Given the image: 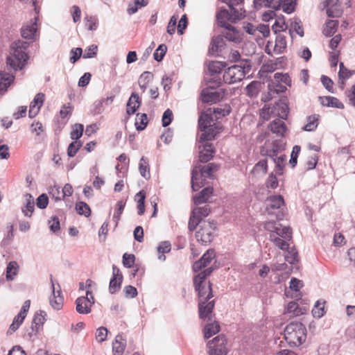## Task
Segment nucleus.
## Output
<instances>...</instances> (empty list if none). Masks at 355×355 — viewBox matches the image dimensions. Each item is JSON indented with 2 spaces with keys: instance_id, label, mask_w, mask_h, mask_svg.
I'll return each instance as SVG.
<instances>
[{
  "instance_id": "obj_1",
  "label": "nucleus",
  "mask_w": 355,
  "mask_h": 355,
  "mask_svg": "<svg viewBox=\"0 0 355 355\" xmlns=\"http://www.w3.org/2000/svg\"><path fill=\"white\" fill-rule=\"evenodd\" d=\"M28 46V42L19 40L11 44L10 55L6 59V64L10 69L14 71L22 69L28 59L26 52Z\"/></svg>"
},
{
  "instance_id": "obj_2",
  "label": "nucleus",
  "mask_w": 355,
  "mask_h": 355,
  "mask_svg": "<svg viewBox=\"0 0 355 355\" xmlns=\"http://www.w3.org/2000/svg\"><path fill=\"white\" fill-rule=\"evenodd\" d=\"M212 111L209 109L205 112L201 113L198 119V128L202 133L198 136V143H203L214 139L218 131L213 123Z\"/></svg>"
},
{
  "instance_id": "obj_3",
  "label": "nucleus",
  "mask_w": 355,
  "mask_h": 355,
  "mask_svg": "<svg viewBox=\"0 0 355 355\" xmlns=\"http://www.w3.org/2000/svg\"><path fill=\"white\" fill-rule=\"evenodd\" d=\"M284 339L290 347L302 345L306 338V329L302 322H291L284 329Z\"/></svg>"
},
{
  "instance_id": "obj_4",
  "label": "nucleus",
  "mask_w": 355,
  "mask_h": 355,
  "mask_svg": "<svg viewBox=\"0 0 355 355\" xmlns=\"http://www.w3.org/2000/svg\"><path fill=\"white\" fill-rule=\"evenodd\" d=\"M231 12H229L226 8H221L216 13V21L218 25L220 27H225L230 25L227 21L235 23L236 21L240 20L245 17V11L237 10L236 8L230 9Z\"/></svg>"
},
{
  "instance_id": "obj_5",
  "label": "nucleus",
  "mask_w": 355,
  "mask_h": 355,
  "mask_svg": "<svg viewBox=\"0 0 355 355\" xmlns=\"http://www.w3.org/2000/svg\"><path fill=\"white\" fill-rule=\"evenodd\" d=\"M245 66L234 64L228 67L223 74V81L227 84H233L241 81L245 76Z\"/></svg>"
},
{
  "instance_id": "obj_6",
  "label": "nucleus",
  "mask_w": 355,
  "mask_h": 355,
  "mask_svg": "<svg viewBox=\"0 0 355 355\" xmlns=\"http://www.w3.org/2000/svg\"><path fill=\"white\" fill-rule=\"evenodd\" d=\"M227 339L225 335L220 334L207 343L209 355H227Z\"/></svg>"
},
{
  "instance_id": "obj_7",
  "label": "nucleus",
  "mask_w": 355,
  "mask_h": 355,
  "mask_svg": "<svg viewBox=\"0 0 355 355\" xmlns=\"http://www.w3.org/2000/svg\"><path fill=\"white\" fill-rule=\"evenodd\" d=\"M216 230L215 223L212 222L204 223L196 233V238L198 241L203 245L210 243L214 239V231Z\"/></svg>"
},
{
  "instance_id": "obj_8",
  "label": "nucleus",
  "mask_w": 355,
  "mask_h": 355,
  "mask_svg": "<svg viewBox=\"0 0 355 355\" xmlns=\"http://www.w3.org/2000/svg\"><path fill=\"white\" fill-rule=\"evenodd\" d=\"M76 310L80 314H88L91 312V307L94 304V297L92 292L86 291V296L79 297L76 300Z\"/></svg>"
},
{
  "instance_id": "obj_9",
  "label": "nucleus",
  "mask_w": 355,
  "mask_h": 355,
  "mask_svg": "<svg viewBox=\"0 0 355 355\" xmlns=\"http://www.w3.org/2000/svg\"><path fill=\"white\" fill-rule=\"evenodd\" d=\"M264 228L267 231H270V234H274L277 236H280L284 239L291 240L292 238V231L289 227H282L281 224H277L274 221L267 222Z\"/></svg>"
},
{
  "instance_id": "obj_10",
  "label": "nucleus",
  "mask_w": 355,
  "mask_h": 355,
  "mask_svg": "<svg viewBox=\"0 0 355 355\" xmlns=\"http://www.w3.org/2000/svg\"><path fill=\"white\" fill-rule=\"evenodd\" d=\"M225 94V90L223 89L214 91V89L207 87L202 89L201 99L203 103L209 104L216 103L223 99Z\"/></svg>"
},
{
  "instance_id": "obj_11",
  "label": "nucleus",
  "mask_w": 355,
  "mask_h": 355,
  "mask_svg": "<svg viewBox=\"0 0 355 355\" xmlns=\"http://www.w3.org/2000/svg\"><path fill=\"white\" fill-rule=\"evenodd\" d=\"M198 146L199 150V161L202 163L208 162L211 160L216 152L214 145L208 141L200 143Z\"/></svg>"
},
{
  "instance_id": "obj_12",
  "label": "nucleus",
  "mask_w": 355,
  "mask_h": 355,
  "mask_svg": "<svg viewBox=\"0 0 355 355\" xmlns=\"http://www.w3.org/2000/svg\"><path fill=\"white\" fill-rule=\"evenodd\" d=\"M214 308V301H205L200 300L198 303L199 317L201 319L211 321L212 319V312Z\"/></svg>"
},
{
  "instance_id": "obj_13",
  "label": "nucleus",
  "mask_w": 355,
  "mask_h": 355,
  "mask_svg": "<svg viewBox=\"0 0 355 355\" xmlns=\"http://www.w3.org/2000/svg\"><path fill=\"white\" fill-rule=\"evenodd\" d=\"M51 282L52 288V295L49 299L50 304L53 309L60 310L63 306L64 297L62 295L60 288H59L58 291H55L52 275H51ZM58 287H60L59 284Z\"/></svg>"
},
{
  "instance_id": "obj_14",
  "label": "nucleus",
  "mask_w": 355,
  "mask_h": 355,
  "mask_svg": "<svg viewBox=\"0 0 355 355\" xmlns=\"http://www.w3.org/2000/svg\"><path fill=\"white\" fill-rule=\"evenodd\" d=\"M215 252L212 249L207 250L202 257L193 265V269L195 272L201 270L202 268L206 267L214 258Z\"/></svg>"
},
{
  "instance_id": "obj_15",
  "label": "nucleus",
  "mask_w": 355,
  "mask_h": 355,
  "mask_svg": "<svg viewBox=\"0 0 355 355\" xmlns=\"http://www.w3.org/2000/svg\"><path fill=\"white\" fill-rule=\"evenodd\" d=\"M225 46V40L223 35H218L212 38L209 53L211 55H218Z\"/></svg>"
},
{
  "instance_id": "obj_16",
  "label": "nucleus",
  "mask_w": 355,
  "mask_h": 355,
  "mask_svg": "<svg viewBox=\"0 0 355 355\" xmlns=\"http://www.w3.org/2000/svg\"><path fill=\"white\" fill-rule=\"evenodd\" d=\"M282 119H276L271 121L268 125L270 131L277 137H283L287 130L286 125Z\"/></svg>"
},
{
  "instance_id": "obj_17",
  "label": "nucleus",
  "mask_w": 355,
  "mask_h": 355,
  "mask_svg": "<svg viewBox=\"0 0 355 355\" xmlns=\"http://www.w3.org/2000/svg\"><path fill=\"white\" fill-rule=\"evenodd\" d=\"M195 289L198 293L200 300H205V301H208L213 297L211 284L210 282H203L201 284L199 289L196 286Z\"/></svg>"
},
{
  "instance_id": "obj_18",
  "label": "nucleus",
  "mask_w": 355,
  "mask_h": 355,
  "mask_svg": "<svg viewBox=\"0 0 355 355\" xmlns=\"http://www.w3.org/2000/svg\"><path fill=\"white\" fill-rule=\"evenodd\" d=\"M196 167L198 174L200 173L201 176L211 178L213 174L219 169L220 166L218 164L212 162L205 166L200 165Z\"/></svg>"
},
{
  "instance_id": "obj_19",
  "label": "nucleus",
  "mask_w": 355,
  "mask_h": 355,
  "mask_svg": "<svg viewBox=\"0 0 355 355\" xmlns=\"http://www.w3.org/2000/svg\"><path fill=\"white\" fill-rule=\"evenodd\" d=\"M141 105V99L139 94L132 92L127 103L126 112L128 115L133 114Z\"/></svg>"
},
{
  "instance_id": "obj_20",
  "label": "nucleus",
  "mask_w": 355,
  "mask_h": 355,
  "mask_svg": "<svg viewBox=\"0 0 355 355\" xmlns=\"http://www.w3.org/2000/svg\"><path fill=\"white\" fill-rule=\"evenodd\" d=\"M126 346V340L121 334H118L112 343L113 355H122Z\"/></svg>"
},
{
  "instance_id": "obj_21",
  "label": "nucleus",
  "mask_w": 355,
  "mask_h": 355,
  "mask_svg": "<svg viewBox=\"0 0 355 355\" xmlns=\"http://www.w3.org/2000/svg\"><path fill=\"white\" fill-rule=\"evenodd\" d=\"M272 149L266 150V155L271 159L277 158V155L285 149V144L280 139H277L272 142Z\"/></svg>"
},
{
  "instance_id": "obj_22",
  "label": "nucleus",
  "mask_w": 355,
  "mask_h": 355,
  "mask_svg": "<svg viewBox=\"0 0 355 355\" xmlns=\"http://www.w3.org/2000/svg\"><path fill=\"white\" fill-rule=\"evenodd\" d=\"M19 266L16 261H11L7 263L6 269V279L8 282H12L18 275Z\"/></svg>"
},
{
  "instance_id": "obj_23",
  "label": "nucleus",
  "mask_w": 355,
  "mask_h": 355,
  "mask_svg": "<svg viewBox=\"0 0 355 355\" xmlns=\"http://www.w3.org/2000/svg\"><path fill=\"white\" fill-rule=\"evenodd\" d=\"M37 31L36 21L24 26L21 29V34L23 38L34 40Z\"/></svg>"
},
{
  "instance_id": "obj_24",
  "label": "nucleus",
  "mask_w": 355,
  "mask_h": 355,
  "mask_svg": "<svg viewBox=\"0 0 355 355\" xmlns=\"http://www.w3.org/2000/svg\"><path fill=\"white\" fill-rule=\"evenodd\" d=\"M213 188L207 187L204 188L200 193L193 197V202L196 205H199L207 202L208 198L212 194Z\"/></svg>"
},
{
  "instance_id": "obj_25",
  "label": "nucleus",
  "mask_w": 355,
  "mask_h": 355,
  "mask_svg": "<svg viewBox=\"0 0 355 355\" xmlns=\"http://www.w3.org/2000/svg\"><path fill=\"white\" fill-rule=\"evenodd\" d=\"M226 31L223 32L225 40H227L234 43H238L241 40V37L238 31H236L235 28L232 25H228L224 27Z\"/></svg>"
},
{
  "instance_id": "obj_26",
  "label": "nucleus",
  "mask_w": 355,
  "mask_h": 355,
  "mask_svg": "<svg viewBox=\"0 0 355 355\" xmlns=\"http://www.w3.org/2000/svg\"><path fill=\"white\" fill-rule=\"evenodd\" d=\"M15 77L7 72L0 71V93H4L10 84L13 82Z\"/></svg>"
},
{
  "instance_id": "obj_27",
  "label": "nucleus",
  "mask_w": 355,
  "mask_h": 355,
  "mask_svg": "<svg viewBox=\"0 0 355 355\" xmlns=\"http://www.w3.org/2000/svg\"><path fill=\"white\" fill-rule=\"evenodd\" d=\"M286 46L287 44L286 37L281 33L277 34L274 52L276 54H282L284 52Z\"/></svg>"
},
{
  "instance_id": "obj_28",
  "label": "nucleus",
  "mask_w": 355,
  "mask_h": 355,
  "mask_svg": "<svg viewBox=\"0 0 355 355\" xmlns=\"http://www.w3.org/2000/svg\"><path fill=\"white\" fill-rule=\"evenodd\" d=\"M46 313L44 311H40L37 312L33 317L32 322V329L38 332L41 327L43 325L45 321Z\"/></svg>"
},
{
  "instance_id": "obj_29",
  "label": "nucleus",
  "mask_w": 355,
  "mask_h": 355,
  "mask_svg": "<svg viewBox=\"0 0 355 355\" xmlns=\"http://www.w3.org/2000/svg\"><path fill=\"white\" fill-rule=\"evenodd\" d=\"M267 207H270L272 209H279L284 204V200L282 196H270L267 200Z\"/></svg>"
},
{
  "instance_id": "obj_30",
  "label": "nucleus",
  "mask_w": 355,
  "mask_h": 355,
  "mask_svg": "<svg viewBox=\"0 0 355 355\" xmlns=\"http://www.w3.org/2000/svg\"><path fill=\"white\" fill-rule=\"evenodd\" d=\"M269 240L272 242L276 247L282 250H286L289 249L288 239H284L280 236H277L274 234H270L269 236Z\"/></svg>"
},
{
  "instance_id": "obj_31",
  "label": "nucleus",
  "mask_w": 355,
  "mask_h": 355,
  "mask_svg": "<svg viewBox=\"0 0 355 355\" xmlns=\"http://www.w3.org/2000/svg\"><path fill=\"white\" fill-rule=\"evenodd\" d=\"M268 94L272 97L275 94H279L286 90V87L277 81H271L268 85Z\"/></svg>"
},
{
  "instance_id": "obj_32",
  "label": "nucleus",
  "mask_w": 355,
  "mask_h": 355,
  "mask_svg": "<svg viewBox=\"0 0 355 355\" xmlns=\"http://www.w3.org/2000/svg\"><path fill=\"white\" fill-rule=\"evenodd\" d=\"M139 171L140 173V175L145 178L146 180H148L150 178V166H149V162L147 157L142 156L139 164Z\"/></svg>"
},
{
  "instance_id": "obj_33",
  "label": "nucleus",
  "mask_w": 355,
  "mask_h": 355,
  "mask_svg": "<svg viewBox=\"0 0 355 355\" xmlns=\"http://www.w3.org/2000/svg\"><path fill=\"white\" fill-rule=\"evenodd\" d=\"M213 270L214 268L212 267H209L205 269L203 271H201L198 275L195 276L193 278L194 286L199 288L202 283L207 282V277L211 275Z\"/></svg>"
},
{
  "instance_id": "obj_34",
  "label": "nucleus",
  "mask_w": 355,
  "mask_h": 355,
  "mask_svg": "<svg viewBox=\"0 0 355 355\" xmlns=\"http://www.w3.org/2000/svg\"><path fill=\"white\" fill-rule=\"evenodd\" d=\"M26 205L22 207L21 211L25 216L31 217L35 209L34 199L31 194L26 193Z\"/></svg>"
},
{
  "instance_id": "obj_35",
  "label": "nucleus",
  "mask_w": 355,
  "mask_h": 355,
  "mask_svg": "<svg viewBox=\"0 0 355 355\" xmlns=\"http://www.w3.org/2000/svg\"><path fill=\"white\" fill-rule=\"evenodd\" d=\"M322 99L321 103L324 106L336 107L343 109L344 105L337 98L333 96H326L324 98H320Z\"/></svg>"
},
{
  "instance_id": "obj_36",
  "label": "nucleus",
  "mask_w": 355,
  "mask_h": 355,
  "mask_svg": "<svg viewBox=\"0 0 355 355\" xmlns=\"http://www.w3.org/2000/svg\"><path fill=\"white\" fill-rule=\"evenodd\" d=\"M220 331V326L218 322H211L207 324L204 328V337L206 339L209 338Z\"/></svg>"
},
{
  "instance_id": "obj_37",
  "label": "nucleus",
  "mask_w": 355,
  "mask_h": 355,
  "mask_svg": "<svg viewBox=\"0 0 355 355\" xmlns=\"http://www.w3.org/2000/svg\"><path fill=\"white\" fill-rule=\"evenodd\" d=\"M226 67V63L219 61H211L209 63L208 71L211 76L220 73Z\"/></svg>"
},
{
  "instance_id": "obj_38",
  "label": "nucleus",
  "mask_w": 355,
  "mask_h": 355,
  "mask_svg": "<svg viewBox=\"0 0 355 355\" xmlns=\"http://www.w3.org/2000/svg\"><path fill=\"white\" fill-rule=\"evenodd\" d=\"M338 78L343 85L346 80L349 79L354 73V71H351L347 69L343 62H340L339 64Z\"/></svg>"
},
{
  "instance_id": "obj_39",
  "label": "nucleus",
  "mask_w": 355,
  "mask_h": 355,
  "mask_svg": "<svg viewBox=\"0 0 355 355\" xmlns=\"http://www.w3.org/2000/svg\"><path fill=\"white\" fill-rule=\"evenodd\" d=\"M306 311L305 307H300L298 304L295 301L290 302L286 307V312L292 313L295 316L304 314Z\"/></svg>"
},
{
  "instance_id": "obj_40",
  "label": "nucleus",
  "mask_w": 355,
  "mask_h": 355,
  "mask_svg": "<svg viewBox=\"0 0 355 355\" xmlns=\"http://www.w3.org/2000/svg\"><path fill=\"white\" fill-rule=\"evenodd\" d=\"M171 250V245L169 241H162L159 243V244L157 246V252L159 254L158 259L162 261H165L166 256L164 255L165 253H168Z\"/></svg>"
},
{
  "instance_id": "obj_41",
  "label": "nucleus",
  "mask_w": 355,
  "mask_h": 355,
  "mask_svg": "<svg viewBox=\"0 0 355 355\" xmlns=\"http://www.w3.org/2000/svg\"><path fill=\"white\" fill-rule=\"evenodd\" d=\"M319 115L313 114L307 117V123L303 127L305 131H313L318 125Z\"/></svg>"
},
{
  "instance_id": "obj_42",
  "label": "nucleus",
  "mask_w": 355,
  "mask_h": 355,
  "mask_svg": "<svg viewBox=\"0 0 355 355\" xmlns=\"http://www.w3.org/2000/svg\"><path fill=\"white\" fill-rule=\"evenodd\" d=\"M275 110H277V116L283 119L286 120L288 116L289 108L288 105L284 102H279L276 104Z\"/></svg>"
},
{
  "instance_id": "obj_43",
  "label": "nucleus",
  "mask_w": 355,
  "mask_h": 355,
  "mask_svg": "<svg viewBox=\"0 0 355 355\" xmlns=\"http://www.w3.org/2000/svg\"><path fill=\"white\" fill-rule=\"evenodd\" d=\"M135 199L137 201L138 214L141 216L145 212V193L143 191H140L136 194Z\"/></svg>"
},
{
  "instance_id": "obj_44",
  "label": "nucleus",
  "mask_w": 355,
  "mask_h": 355,
  "mask_svg": "<svg viewBox=\"0 0 355 355\" xmlns=\"http://www.w3.org/2000/svg\"><path fill=\"white\" fill-rule=\"evenodd\" d=\"M338 25V20H329L326 23V27L323 30V33L327 37H331L336 31Z\"/></svg>"
},
{
  "instance_id": "obj_45",
  "label": "nucleus",
  "mask_w": 355,
  "mask_h": 355,
  "mask_svg": "<svg viewBox=\"0 0 355 355\" xmlns=\"http://www.w3.org/2000/svg\"><path fill=\"white\" fill-rule=\"evenodd\" d=\"M148 124V117L146 114H137L135 126L136 129L138 131H141L146 128Z\"/></svg>"
},
{
  "instance_id": "obj_46",
  "label": "nucleus",
  "mask_w": 355,
  "mask_h": 355,
  "mask_svg": "<svg viewBox=\"0 0 355 355\" xmlns=\"http://www.w3.org/2000/svg\"><path fill=\"white\" fill-rule=\"evenodd\" d=\"M287 254L285 255V260L291 264H294L298 261V252L295 247L286 250Z\"/></svg>"
},
{
  "instance_id": "obj_47",
  "label": "nucleus",
  "mask_w": 355,
  "mask_h": 355,
  "mask_svg": "<svg viewBox=\"0 0 355 355\" xmlns=\"http://www.w3.org/2000/svg\"><path fill=\"white\" fill-rule=\"evenodd\" d=\"M84 125L81 123H76L73 126L72 131L70 134L71 139L78 141V139L82 137Z\"/></svg>"
},
{
  "instance_id": "obj_48",
  "label": "nucleus",
  "mask_w": 355,
  "mask_h": 355,
  "mask_svg": "<svg viewBox=\"0 0 355 355\" xmlns=\"http://www.w3.org/2000/svg\"><path fill=\"white\" fill-rule=\"evenodd\" d=\"M76 209L78 214L84 215L85 217H88L91 214V209L89 205L84 202H78L76 205Z\"/></svg>"
},
{
  "instance_id": "obj_49",
  "label": "nucleus",
  "mask_w": 355,
  "mask_h": 355,
  "mask_svg": "<svg viewBox=\"0 0 355 355\" xmlns=\"http://www.w3.org/2000/svg\"><path fill=\"white\" fill-rule=\"evenodd\" d=\"M201 218L197 216L196 211H192L188 223V229L190 232H193L198 225L200 223Z\"/></svg>"
},
{
  "instance_id": "obj_50",
  "label": "nucleus",
  "mask_w": 355,
  "mask_h": 355,
  "mask_svg": "<svg viewBox=\"0 0 355 355\" xmlns=\"http://www.w3.org/2000/svg\"><path fill=\"white\" fill-rule=\"evenodd\" d=\"M268 164L266 159H261L258 162L252 170L253 174H258L260 171L264 175L267 173Z\"/></svg>"
},
{
  "instance_id": "obj_51",
  "label": "nucleus",
  "mask_w": 355,
  "mask_h": 355,
  "mask_svg": "<svg viewBox=\"0 0 355 355\" xmlns=\"http://www.w3.org/2000/svg\"><path fill=\"white\" fill-rule=\"evenodd\" d=\"M82 147V142L80 141L74 140L69 144L67 148V155L70 157L75 156L78 150Z\"/></svg>"
},
{
  "instance_id": "obj_52",
  "label": "nucleus",
  "mask_w": 355,
  "mask_h": 355,
  "mask_svg": "<svg viewBox=\"0 0 355 355\" xmlns=\"http://www.w3.org/2000/svg\"><path fill=\"white\" fill-rule=\"evenodd\" d=\"M167 51V46L164 44H162L159 45L157 49L155 50V51L153 53L154 59L157 62H161Z\"/></svg>"
},
{
  "instance_id": "obj_53",
  "label": "nucleus",
  "mask_w": 355,
  "mask_h": 355,
  "mask_svg": "<svg viewBox=\"0 0 355 355\" xmlns=\"http://www.w3.org/2000/svg\"><path fill=\"white\" fill-rule=\"evenodd\" d=\"M272 160L275 164L277 172L278 173L279 175H282L283 168L284 167L285 162L286 160V156L284 155H280L279 157H278L277 158H274Z\"/></svg>"
},
{
  "instance_id": "obj_54",
  "label": "nucleus",
  "mask_w": 355,
  "mask_h": 355,
  "mask_svg": "<svg viewBox=\"0 0 355 355\" xmlns=\"http://www.w3.org/2000/svg\"><path fill=\"white\" fill-rule=\"evenodd\" d=\"M24 320V317H21V315H17L14 318L12 323L10 325L8 334H12V332H15L17 329H18L19 326L23 322Z\"/></svg>"
},
{
  "instance_id": "obj_55",
  "label": "nucleus",
  "mask_w": 355,
  "mask_h": 355,
  "mask_svg": "<svg viewBox=\"0 0 355 355\" xmlns=\"http://www.w3.org/2000/svg\"><path fill=\"white\" fill-rule=\"evenodd\" d=\"M198 176L197 167H195L191 171V188L195 191L201 187V185L197 182V180L199 179Z\"/></svg>"
},
{
  "instance_id": "obj_56",
  "label": "nucleus",
  "mask_w": 355,
  "mask_h": 355,
  "mask_svg": "<svg viewBox=\"0 0 355 355\" xmlns=\"http://www.w3.org/2000/svg\"><path fill=\"white\" fill-rule=\"evenodd\" d=\"M275 80L279 83H284L287 85H291V79L287 73H275L274 75Z\"/></svg>"
},
{
  "instance_id": "obj_57",
  "label": "nucleus",
  "mask_w": 355,
  "mask_h": 355,
  "mask_svg": "<svg viewBox=\"0 0 355 355\" xmlns=\"http://www.w3.org/2000/svg\"><path fill=\"white\" fill-rule=\"evenodd\" d=\"M122 281L119 280L118 278H111L109 285V291L111 294L115 293L121 288Z\"/></svg>"
},
{
  "instance_id": "obj_58",
  "label": "nucleus",
  "mask_w": 355,
  "mask_h": 355,
  "mask_svg": "<svg viewBox=\"0 0 355 355\" xmlns=\"http://www.w3.org/2000/svg\"><path fill=\"white\" fill-rule=\"evenodd\" d=\"M312 313L314 318H320L324 314V306L317 301L314 308L312 310Z\"/></svg>"
},
{
  "instance_id": "obj_59",
  "label": "nucleus",
  "mask_w": 355,
  "mask_h": 355,
  "mask_svg": "<svg viewBox=\"0 0 355 355\" xmlns=\"http://www.w3.org/2000/svg\"><path fill=\"white\" fill-rule=\"evenodd\" d=\"M135 257L132 254L125 253L123 255V264L124 267L130 268L134 265Z\"/></svg>"
},
{
  "instance_id": "obj_60",
  "label": "nucleus",
  "mask_w": 355,
  "mask_h": 355,
  "mask_svg": "<svg viewBox=\"0 0 355 355\" xmlns=\"http://www.w3.org/2000/svg\"><path fill=\"white\" fill-rule=\"evenodd\" d=\"M300 150L301 148L300 146L296 145L293 148V150L291 155V159L289 161L290 164L293 168L295 167L297 163V156L300 152Z\"/></svg>"
},
{
  "instance_id": "obj_61",
  "label": "nucleus",
  "mask_w": 355,
  "mask_h": 355,
  "mask_svg": "<svg viewBox=\"0 0 355 355\" xmlns=\"http://www.w3.org/2000/svg\"><path fill=\"white\" fill-rule=\"evenodd\" d=\"M82 53H83V50L81 48L78 47V48L72 49L70 51V55H71V57L69 59L70 62L73 64L76 62L81 57Z\"/></svg>"
},
{
  "instance_id": "obj_62",
  "label": "nucleus",
  "mask_w": 355,
  "mask_h": 355,
  "mask_svg": "<svg viewBox=\"0 0 355 355\" xmlns=\"http://www.w3.org/2000/svg\"><path fill=\"white\" fill-rule=\"evenodd\" d=\"M173 119V112L171 110L167 109L164 111L163 116H162V126L163 127H167L170 125Z\"/></svg>"
},
{
  "instance_id": "obj_63",
  "label": "nucleus",
  "mask_w": 355,
  "mask_h": 355,
  "mask_svg": "<svg viewBox=\"0 0 355 355\" xmlns=\"http://www.w3.org/2000/svg\"><path fill=\"white\" fill-rule=\"evenodd\" d=\"M107 329L104 327H101L96 330V338L98 342L102 343L107 338Z\"/></svg>"
},
{
  "instance_id": "obj_64",
  "label": "nucleus",
  "mask_w": 355,
  "mask_h": 355,
  "mask_svg": "<svg viewBox=\"0 0 355 355\" xmlns=\"http://www.w3.org/2000/svg\"><path fill=\"white\" fill-rule=\"evenodd\" d=\"M49 203V198L46 193H42L37 198V206L40 209H45Z\"/></svg>"
}]
</instances>
